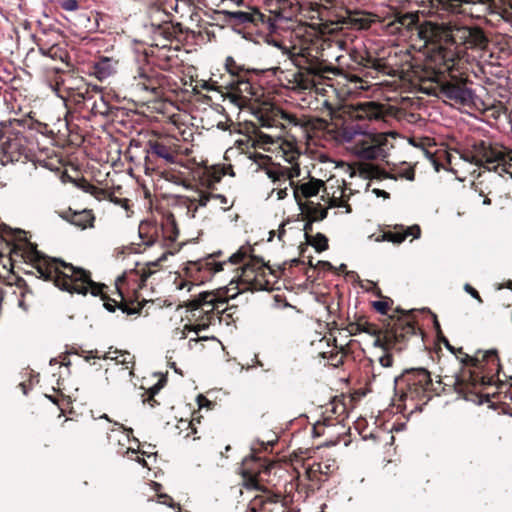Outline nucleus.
Instances as JSON below:
<instances>
[{"mask_svg":"<svg viewBox=\"0 0 512 512\" xmlns=\"http://www.w3.org/2000/svg\"><path fill=\"white\" fill-rule=\"evenodd\" d=\"M178 236V226H131L126 240L127 244L115 249L117 258L120 255L140 253L154 244H159L166 249V252L156 261L147 262L143 265L137 264L135 269L119 276L115 282L116 297L108 296L105 291L108 287L105 284L98 283L103 288L97 296L101 297L104 307L109 312L120 309L126 315L140 314L145 300L140 302L137 298H132L129 295V290H132L135 294L138 289L145 286L147 279L159 271L160 262L166 260L168 254H175L185 245L187 241L177 242Z\"/></svg>","mask_w":512,"mask_h":512,"instance_id":"obj_1","label":"nucleus"},{"mask_svg":"<svg viewBox=\"0 0 512 512\" xmlns=\"http://www.w3.org/2000/svg\"><path fill=\"white\" fill-rule=\"evenodd\" d=\"M251 245L241 246L235 253L224 259L222 251L207 254L205 257L195 261H187L183 268L184 275L195 284H202L224 270L227 264L239 265V280L250 290H272L278 279L282 276L284 269L273 268L264 262L261 257L253 255Z\"/></svg>","mask_w":512,"mask_h":512,"instance_id":"obj_2","label":"nucleus"},{"mask_svg":"<svg viewBox=\"0 0 512 512\" xmlns=\"http://www.w3.org/2000/svg\"><path fill=\"white\" fill-rule=\"evenodd\" d=\"M13 237V241L7 243L10 254L31 263L39 278L52 281L56 287L70 294L86 295L90 292L92 295H98L102 292L103 286L91 279L90 271L60 259L41 255L37 245L28 239L25 230L16 228Z\"/></svg>","mask_w":512,"mask_h":512,"instance_id":"obj_3","label":"nucleus"},{"mask_svg":"<svg viewBox=\"0 0 512 512\" xmlns=\"http://www.w3.org/2000/svg\"><path fill=\"white\" fill-rule=\"evenodd\" d=\"M460 360L462 366L473 367L475 370L464 371L461 376L449 378L453 390L467 401L482 404L489 401V394L484 393L486 386L499 381L501 371L500 358L495 349L478 350L469 355L463 348H455L453 353Z\"/></svg>","mask_w":512,"mask_h":512,"instance_id":"obj_4","label":"nucleus"},{"mask_svg":"<svg viewBox=\"0 0 512 512\" xmlns=\"http://www.w3.org/2000/svg\"><path fill=\"white\" fill-rule=\"evenodd\" d=\"M462 158L487 171L479 173V180L474 183L475 191L484 197L483 204L490 205V195H498L504 184V176L512 179V150L484 140L474 142L463 152Z\"/></svg>","mask_w":512,"mask_h":512,"instance_id":"obj_5","label":"nucleus"},{"mask_svg":"<svg viewBox=\"0 0 512 512\" xmlns=\"http://www.w3.org/2000/svg\"><path fill=\"white\" fill-rule=\"evenodd\" d=\"M446 387L453 390L452 383L443 382L440 378L435 383L431 373L423 367L405 369L395 378V403L397 410L404 413H414L422 410L434 395L445 393Z\"/></svg>","mask_w":512,"mask_h":512,"instance_id":"obj_6","label":"nucleus"},{"mask_svg":"<svg viewBox=\"0 0 512 512\" xmlns=\"http://www.w3.org/2000/svg\"><path fill=\"white\" fill-rule=\"evenodd\" d=\"M394 312L398 315L389 316L382 328L370 323L365 316L359 317L360 333L374 336V345L377 347L402 352L411 338H418L423 332L417 326L415 310L405 311L398 307Z\"/></svg>","mask_w":512,"mask_h":512,"instance_id":"obj_7","label":"nucleus"},{"mask_svg":"<svg viewBox=\"0 0 512 512\" xmlns=\"http://www.w3.org/2000/svg\"><path fill=\"white\" fill-rule=\"evenodd\" d=\"M229 290L224 287L203 291L194 298L184 301L180 306L186 308L187 319L190 321V324L184 326V330L193 331L198 335L200 331L213 325L216 320L221 322V315L226 311L228 300L237 295L235 293L229 296Z\"/></svg>","mask_w":512,"mask_h":512,"instance_id":"obj_8","label":"nucleus"},{"mask_svg":"<svg viewBox=\"0 0 512 512\" xmlns=\"http://www.w3.org/2000/svg\"><path fill=\"white\" fill-rule=\"evenodd\" d=\"M283 56H286L298 69L292 74V83L298 89L310 90L326 78V74L335 73L336 69L319 58L318 51L310 46H292L276 44Z\"/></svg>","mask_w":512,"mask_h":512,"instance_id":"obj_9","label":"nucleus"},{"mask_svg":"<svg viewBox=\"0 0 512 512\" xmlns=\"http://www.w3.org/2000/svg\"><path fill=\"white\" fill-rule=\"evenodd\" d=\"M35 123L31 118L0 122V141L4 155L11 162H26L33 156Z\"/></svg>","mask_w":512,"mask_h":512,"instance_id":"obj_10","label":"nucleus"},{"mask_svg":"<svg viewBox=\"0 0 512 512\" xmlns=\"http://www.w3.org/2000/svg\"><path fill=\"white\" fill-rule=\"evenodd\" d=\"M322 189L325 190L324 181L313 177H309L307 181H297V184L292 188L294 198L301 213L309 220L307 224L323 220L327 216L328 208H344L343 213H349L351 211L350 206L343 200V191L340 197L333 196L329 199L328 207L312 201L311 198L316 197Z\"/></svg>","mask_w":512,"mask_h":512,"instance_id":"obj_11","label":"nucleus"},{"mask_svg":"<svg viewBox=\"0 0 512 512\" xmlns=\"http://www.w3.org/2000/svg\"><path fill=\"white\" fill-rule=\"evenodd\" d=\"M395 132L367 133L362 131L351 132L347 128L343 137L351 142V152L361 160H384L394 148Z\"/></svg>","mask_w":512,"mask_h":512,"instance_id":"obj_12","label":"nucleus"},{"mask_svg":"<svg viewBox=\"0 0 512 512\" xmlns=\"http://www.w3.org/2000/svg\"><path fill=\"white\" fill-rule=\"evenodd\" d=\"M431 81L435 82L436 86L431 90L427 89V93L448 99L461 106H471L474 103V91L468 88L463 81L443 80L438 74H435Z\"/></svg>","mask_w":512,"mask_h":512,"instance_id":"obj_13","label":"nucleus"},{"mask_svg":"<svg viewBox=\"0 0 512 512\" xmlns=\"http://www.w3.org/2000/svg\"><path fill=\"white\" fill-rule=\"evenodd\" d=\"M273 467V462H268L255 455L245 458L241 466V475L245 486L259 489V483L266 480L265 477L270 475Z\"/></svg>","mask_w":512,"mask_h":512,"instance_id":"obj_14","label":"nucleus"},{"mask_svg":"<svg viewBox=\"0 0 512 512\" xmlns=\"http://www.w3.org/2000/svg\"><path fill=\"white\" fill-rule=\"evenodd\" d=\"M78 354L82 356L87 362L90 361V359H110L115 361L113 369H117L119 372H122L124 377L131 380V378L134 376L135 357L128 351L115 350L113 352L108 351L104 355H100L97 350H82L81 353Z\"/></svg>","mask_w":512,"mask_h":512,"instance_id":"obj_15","label":"nucleus"},{"mask_svg":"<svg viewBox=\"0 0 512 512\" xmlns=\"http://www.w3.org/2000/svg\"><path fill=\"white\" fill-rule=\"evenodd\" d=\"M248 512H290L282 502L280 494L255 496L249 503Z\"/></svg>","mask_w":512,"mask_h":512,"instance_id":"obj_16","label":"nucleus"},{"mask_svg":"<svg viewBox=\"0 0 512 512\" xmlns=\"http://www.w3.org/2000/svg\"><path fill=\"white\" fill-rule=\"evenodd\" d=\"M233 96L242 102H248L260 97V88L247 78V72L229 83Z\"/></svg>","mask_w":512,"mask_h":512,"instance_id":"obj_17","label":"nucleus"},{"mask_svg":"<svg viewBox=\"0 0 512 512\" xmlns=\"http://www.w3.org/2000/svg\"><path fill=\"white\" fill-rule=\"evenodd\" d=\"M83 98L85 106L94 115L108 116L110 114V106L104 96L96 86L91 90H86L84 94H79Z\"/></svg>","mask_w":512,"mask_h":512,"instance_id":"obj_18","label":"nucleus"},{"mask_svg":"<svg viewBox=\"0 0 512 512\" xmlns=\"http://www.w3.org/2000/svg\"><path fill=\"white\" fill-rule=\"evenodd\" d=\"M337 469L338 467L334 459H326L309 465L306 469V476L308 480L320 484L326 481Z\"/></svg>","mask_w":512,"mask_h":512,"instance_id":"obj_19","label":"nucleus"},{"mask_svg":"<svg viewBox=\"0 0 512 512\" xmlns=\"http://www.w3.org/2000/svg\"><path fill=\"white\" fill-rule=\"evenodd\" d=\"M394 228H397L398 226H393ZM402 228L401 231H380L378 234H371L369 238H373L376 242L381 241H389L394 244H400L402 243L407 236L412 235L414 238L419 237L420 235V226H399Z\"/></svg>","mask_w":512,"mask_h":512,"instance_id":"obj_20","label":"nucleus"},{"mask_svg":"<svg viewBox=\"0 0 512 512\" xmlns=\"http://www.w3.org/2000/svg\"><path fill=\"white\" fill-rule=\"evenodd\" d=\"M136 85L142 90L156 94L159 88L158 73L149 65L141 66L134 76Z\"/></svg>","mask_w":512,"mask_h":512,"instance_id":"obj_21","label":"nucleus"},{"mask_svg":"<svg viewBox=\"0 0 512 512\" xmlns=\"http://www.w3.org/2000/svg\"><path fill=\"white\" fill-rule=\"evenodd\" d=\"M350 116L359 121L380 120L383 117V109L375 102L359 103L351 108Z\"/></svg>","mask_w":512,"mask_h":512,"instance_id":"obj_22","label":"nucleus"},{"mask_svg":"<svg viewBox=\"0 0 512 512\" xmlns=\"http://www.w3.org/2000/svg\"><path fill=\"white\" fill-rule=\"evenodd\" d=\"M388 170L382 171L380 177L383 179H391L397 181L399 179L414 181L415 169L410 163L403 161L400 163L388 164Z\"/></svg>","mask_w":512,"mask_h":512,"instance_id":"obj_23","label":"nucleus"},{"mask_svg":"<svg viewBox=\"0 0 512 512\" xmlns=\"http://www.w3.org/2000/svg\"><path fill=\"white\" fill-rule=\"evenodd\" d=\"M325 419L330 423L339 424L341 423L347 415V406L344 401V396H335L326 406H325Z\"/></svg>","mask_w":512,"mask_h":512,"instance_id":"obj_24","label":"nucleus"},{"mask_svg":"<svg viewBox=\"0 0 512 512\" xmlns=\"http://www.w3.org/2000/svg\"><path fill=\"white\" fill-rule=\"evenodd\" d=\"M299 231L304 232L307 242L313 246L317 252H323L328 249L327 237L322 233L313 234V226H303Z\"/></svg>","mask_w":512,"mask_h":512,"instance_id":"obj_25","label":"nucleus"},{"mask_svg":"<svg viewBox=\"0 0 512 512\" xmlns=\"http://www.w3.org/2000/svg\"><path fill=\"white\" fill-rule=\"evenodd\" d=\"M224 19L230 25L250 24L256 21L259 15L256 13L246 11H223Z\"/></svg>","mask_w":512,"mask_h":512,"instance_id":"obj_26","label":"nucleus"},{"mask_svg":"<svg viewBox=\"0 0 512 512\" xmlns=\"http://www.w3.org/2000/svg\"><path fill=\"white\" fill-rule=\"evenodd\" d=\"M150 152L164 160L168 163H175V155L171 151L170 147L166 146L162 142L158 141H150L149 142Z\"/></svg>","mask_w":512,"mask_h":512,"instance_id":"obj_27","label":"nucleus"},{"mask_svg":"<svg viewBox=\"0 0 512 512\" xmlns=\"http://www.w3.org/2000/svg\"><path fill=\"white\" fill-rule=\"evenodd\" d=\"M114 71L115 63L109 58H101L94 65V74L99 80L108 78Z\"/></svg>","mask_w":512,"mask_h":512,"instance_id":"obj_28","label":"nucleus"},{"mask_svg":"<svg viewBox=\"0 0 512 512\" xmlns=\"http://www.w3.org/2000/svg\"><path fill=\"white\" fill-rule=\"evenodd\" d=\"M61 217L68 221L70 224H92L94 217L91 211L83 210L79 213H72L71 210L65 212Z\"/></svg>","mask_w":512,"mask_h":512,"instance_id":"obj_29","label":"nucleus"},{"mask_svg":"<svg viewBox=\"0 0 512 512\" xmlns=\"http://www.w3.org/2000/svg\"><path fill=\"white\" fill-rule=\"evenodd\" d=\"M151 25L155 27V32L165 39H171L176 33L175 27L167 19L162 20L160 23L152 21Z\"/></svg>","mask_w":512,"mask_h":512,"instance_id":"obj_30","label":"nucleus"},{"mask_svg":"<svg viewBox=\"0 0 512 512\" xmlns=\"http://www.w3.org/2000/svg\"><path fill=\"white\" fill-rule=\"evenodd\" d=\"M17 287L20 290V298L18 300V305L24 311H28L30 308V303L27 301V298L29 296L31 297L33 293L23 279L18 280Z\"/></svg>","mask_w":512,"mask_h":512,"instance_id":"obj_31","label":"nucleus"},{"mask_svg":"<svg viewBox=\"0 0 512 512\" xmlns=\"http://www.w3.org/2000/svg\"><path fill=\"white\" fill-rule=\"evenodd\" d=\"M418 35L425 44L432 43L436 37V28L431 24L422 25L418 29Z\"/></svg>","mask_w":512,"mask_h":512,"instance_id":"obj_32","label":"nucleus"},{"mask_svg":"<svg viewBox=\"0 0 512 512\" xmlns=\"http://www.w3.org/2000/svg\"><path fill=\"white\" fill-rule=\"evenodd\" d=\"M225 67L233 79H237L238 77L244 75L245 72L248 73V70H245L241 65L237 64L232 57L226 58Z\"/></svg>","mask_w":512,"mask_h":512,"instance_id":"obj_33","label":"nucleus"},{"mask_svg":"<svg viewBox=\"0 0 512 512\" xmlns=\"http://www.w3.org/2000/svg\"><path fill=\"white\" fill-rule=\"evenodd\" d=\"M83 190L86 192V193H89L91 194L92 196H94L97 200H102V199H105L107 198L109 195L107 194V192L102 189V188H99L93 184H90V183H85L83 186H82Z\"/></svg>","mask_w":512,"mask_h":512,"instance_id":"obj_34","label":"nucleus"},{"mask_svg":"<svg viewBox=\"0 0 512 512\" xmlns=\"http://www.w3.org/2000/svg\"><path fill=\"white\" fill-rule=\"evenodd\" d=\"M342 23L351 28H355V29H363V28L367 27V22L365 19L358 18V17L351 16V15L343 18Z\"/></svg>","mask_w":512,"mask_h":512,"instance_id":"obj_35","label":"nucleus"},{"mask_svg":"<svg viewBox=\"0 0 512 512\" xmlns=\"http://www.w3.org/2000/svg\"><path fill=\"white\" fill-rule=\"evenodd\" d=\"M285 172V180H289V186L293 188L295 184H297V181H294V178L299 177L301 170L298 165L292 166V167H283Z\"/></svg>","mask_w":512,"mask_h":512,"instance_id":"obj_36","label":"nucleus"},{"mask_svg":"<svg viewBox=\"0 0 512 512\" xmlns=\"http://www.w3.org/2000/svg\"><path fill=\"white\" fill-rule=\"evenodd\" d=\"M468 36L471 38V43L476 46H483L487 42V38L481 30H469Z\"/></svg>","mask_w":512,"mask_h":512,"instance_id":"obj_37","label":"nucleus"},{"mask_svg":"<svg viewBox=\"0 0 512 512\" xmlns=\"http://www.w3.org/2000/svg\"><path fill=\"white\" fill-rule=\"evenodd\" d=\"M392 304L393 300L389 297H385L382 301H374L372 305L377 312L386 315Z\"/></svg>","mask_w":512,"mask_h":512,"instance_id":"obj_38","label":"nucleus"},{"mask_svg":"<svg viewBox=\"0 0 512 512\" xmlns=\"http://www.w3.org/2000/svg\"><path fill=\"white\" fill-rule=\"evenodd\" d=\"M333 425H335V423H330L325 418L323 419V421H318L313 426V434H314V436L319 437V436L324 435L325 434V429L330 427V426H333Z\"/></svg>","mask_w":512,"mask_h":512,"instance_id":"obj_39","label":"nucleus"},{"mask_svg":"<svg viewBox=\"0 0 512 512\" xmlns=\"http://www.w3.org/2000/svg\"><path fill=\"white\" fill-rule=\"evenodd\" d=\"M285 172L286 171L283 169V167H274L267 169V175L273 182L280 181L282 178L284 179Z\"/></svg>","mask_w":512,"mask_h":512,"instance_id":"obj_40","label":"nucleus"},{"mask_svg":"<svg viewBox=\"0 0 512 512\" xmlns=\"http://www.w3.org/2000/svg\"><path fill=\"white\" fill-rule=\"evenodd\" d=\"M158 499L161 504L167 505L170 508L177 510V512H181V506L179 503H175L173 498L167 494H158Z\"/></svg>","mask_w":512,"mask_h":512,"instance_id":"obj_41","label":"nucleus"},{"mask_svg":"<svg viewBox=\"0 0 512 512\" xmlns=\"http://www.w3.org/2000/svg\"><path fill=\"white\" fill-rule=\"evenodd\" d=\"M392 349H383L384 354L379 357V363L384 368H389L393 365V356L390 353ZM396 351L395 349H393Z\"/></svg>","mask_w":512,"mask_h":512,"instance_id":"obj_42","label":"nucleus"},{"mask_svg":"<svg viewBox=\"0 0 512 512\" xmlns=\"http://www.w3.org/2000/svg\"><path fill=\"white\" fill-rule=\"evenodd\" d=\"M310 267H314L315 269L322 271H335L336 268L328 261L320 260L315 265H313L312 261H309Z\"/></svg>","mask_w":512,"mask_h":512,"instance_id":"obj_43","label":"nucleus"},{"mask_svg":"<svg viewBox=\"0 0 512 512\" xmlns=\"http://www.w3.org/2000/svg\"><path fill=\"white\" fill-rule=\"evenodd\" d=\"M178 429L181 431L185 428L186 430H189V432L186 433L185 437H189L191 434H196V428L194 427V424L192 421H187L181 419L179 422V425L177 426Z\"/></svg>","mask_w":512,"mask_h":512,"instance_id":"obj_44","label":"nucleus"},{"mask_svg":"<svg viewBox=\"0 0 512 512\" xmlns=\"http://www.w3.org/2000/svg\"><path fill=\"white\" fill-rule=\"evenodd\" d=\"M39 51L43 56H47L52 59H56L58 57L59 48L57 46H51L48 48L40 46Z\"/></svg>","mask_w":512,"mask_h":512,"instance_id":"obj_45","label":"nucleus"},{"mask_svg":"<svg viewBox=\"0 0 512 512\" xmlns=\"http://www.w3.org/2000/svg\"><path fill=\"white\" fill-rule=\"evenodd\" d=\"M60 7L65 11H76L79 9V3L77 0H62Z\"/></svg>","mask_w":512,"mask_h":512,"instance_id":"obj_46","label":"nucleus"},{"mask_svg":"<svg viewBox=\"0 0 512 512\" xmlns=\"http://www.w3.org/2000/svg\"><path fill=\"white\" fill-rule=\"evenodd\" d=\"M280 118L284 121H286L288 124H291L293 126H299L300 122L297 119V117L293 114L281 111Z\"/></svg>","mask_w":512,"mask_h":512,"instance_id":"obj_47","label":"nucleus"},{"mask_svg":"<svg viewBox=\"0 0 512 512\" xmlns=\"http://www.w3.org/2000/svg\"><path fill=\"white\" fill-rule=\"evenodd\" d=\"M165 384H166V379L161 378L158 380V382L156 384H154L152 387L147 389L145 391V393L151 394V395H157L159 393V391L164 387Z\"/></svg>","mask_w":512,"mask_h":512,"instance_id":"obj_48","label":"nucleus"},{"mask_svg":"<svg viewBox=\"0 0 512 512\" xmlns=\"http://www.w3.org/2000/svg\"><path fill=\"white\" fill-rule=\"evenodd\" d=\"M156 395L146 394L145 392L142 394V403L148 404L151 408L158 406L160 403L155 398Z\"/></svg>","mask_w":512,"mask_h":512,"instance_id":"obj_49","label":"nucleus"},{"mask_svg":"<svg viewBox=\"0 0 512 512\" xmlns=\"http://www.w3.org/2000/svg\"><path fill=\"white\" fill-rule=\"evenodd\" d=\"M347 332L350 335H357L360 333V323L358 319L355 322H350L346 327Z\"/></svg>","mask_w":512,"mask_h":512,"instance_id":"obj_50","label":"nucleus"},{"mask_svg":"<svg viewBox=\"0 0 512 512\" xmlns=\"http://www.w3.org/2000/svg\"><path fill=\"white\" fill-rule=\"evenodd\" d=\"M464 289L473 298L477 299L479 302H482V299H481V296H480L479 292L475 288H473L470 284H465Z\"/></svg>","mask_w":512,"mask_h":512,"instance_id":"obj_51","label":"nucleus"},{"mask_svg":"<svg viewBox=\"0 0 512 512\" xmlns=\"http://www.w3.org/2000/svg\"><path fill=\"white\" fill-rule=\"evenodd\" d=\"M439 342L443 343L445 345V347L451 351L452 353H455V347H453L449 340L444 336V334L442 336H440V338H437Z\"/></svg>","mask_w":512,"mask_h":512,"instance_id":"obj_52","label":"nucleus"},{"mask_svg":"<svg viewBox=\"0 0 512 512\" xmlns=\"http://www.w3.org/2000/svg\"><path fill=\"white\" fill-rule=\"evenodd\" d=\"M434 328L436 330L437 338H440V336L443 335V332L441 330V326H440V324H439V322L437 320L436 315H434Z\"/></svg>","mask_w":512,"mask_h":512,"instance_id":"obj_53","label":"nucleus"},{"mask_svg":"<svg viewBox=\"0 0 512 512\" xmlns=\"http://www.w3.org/2000/svg\"><path fill=\"white\" fill-rule=\"evenodd\" d=\"M284 228H285V226H279V228H278V235H277L279 241H281L283 244H285L284 236H285V233H286Z\"/></svg>","mask_w":512,"mask_h":512,"instance_id":"obj_54","label":"nucleus"},{"mask_svg":"<svg viewBox=\"0 0 512 512\" xmlns=\"http://www.w3.org/2000/svg\"><path fill=\"white\" fill-rule=\"evenodd\" d=\"M287 196V187L277 189L278 199H284Z\"/></svg>","mask_w":512,"mask_h":512,"instance_id":"obj_55","label":"nucleus"},{"mask_svg":"<svg viewBox=\"0 0 512 512\" xmlns=\"http://www.w3.org/2000/svg\"><path fill=\"white\" fill-rule=\"evenodd\" d=\"M373 192H375L377 194V196H383L384 198L389 197V194L384 190L374 189Z\"/></svg>","mask_w":512,"mask_h":512,"instance_id":"obj_56","label":"nucleus"},{"mask_svg":"<svg viewBox=\"0 0 512 512\" xmlns=\"http://www.w3.org/2000/svg\"><path fill=\"white\" fill-rule=\"evenodd\" d=\"M204 402H205V403H209L208 399H207L205 396L200 395V396L198 397V403H199V406H200V407H202V406L204 405Z\"/></svg>","mask_w":512,"mask_h":512,"instance_id":"obj_57","label":"nucleus"},{"mask_svg":"<svg viewBox=\"0 0 512 512\" xmlns=\"http://www.w3.org/2000/svg\"><path fill=\"white\" fill-rule=\"evenodd\" d=\"M463 1H464V2H467V3H470V2H471V3H477V2H479V3H485V2H487L488 0H463Z\"/></svg>","mask_w":512,"mask_h":512,"instance_id":"obj_58","label":"nucleus"},{"mask_svg":"<svg viewBox=\"0 0 512 512\" xmlns=\"http://www.w3.org/2000/svg\"><path fill=\"white\" fill-rule=\"evenodd\" d=\"M300 263H302V262H301L299 259H293V260H291V264H290V266H291V267H292V266H297V265H299Z\"/></svg>","mask_w":512,"mask_h":512,"instance_id":"obj_59","label":"nucleus"},{"mask_svg":"<svg viewBox=\"0 0 512 512\" xmlns=\"http://www.w3.org/2000/svg\"><path fill=\"white\" fill-rule=\"evenodd\" d=\"M375 295H376L377 297H379V298H383V299L385 298V297L382 295L381 290H380L378 287H376Z\"/></svg>","mask_w":512,"mask_h":512,"instance_id":"obj_60","label":"nucleus"},{"mask_svg":"<svg viewBox=\"0 0 512 512\" xmlns=\"http://www.w3.org/2000/svg\"><path fill=\"white\" fill-rule=\"evenodd\" d=\"M155 14L160 15V16H164V17H166V18H168V17H169L165 12L160 11V10L155 11Z\"/></svg>","mask_w":512,"mask_h":512,"instance_id":"obj_61","label":"nucleus"},{"mask_svg":"<svg viewBox=\"0 0 512 512\" xmlns=\"http://www.w3.org/2000/svg\"><path fill=\"white\" fill-rule=\"evenodd\" d=\"M269 233V238H268V241H272L274 235H275V231L274 230H271L268 232Z\"/></svg>","mask_w":512,"mask_h":512,"instance_id":"obj_62","label":"nucleus"},{"mask_svg":"<svg viewBox=\"0 0 512 512\" xmlns=\"http://www.w3.org/2000/svg\"><path fill=\"white\" fill-rule=\"evenodd\" d=\"M346 268H347V266L345 264H341L337 270L340 272H344L346 270Z\"/></svg>","mask_w":512,"mask_h":512,"instance_id":"obj_63","label":"nucleus"},{"mask_svg":"<svg viewBox=\"0 0 512 512\" xmlns=\"http://www.w3.org/2000/svg\"><path fill=\"white\" fill-rule=\"evenodd\" d=\"M278 16L281 18H289V16L285 15L284 12H279Z\"/></svg>","mask_w":512,"mask_h":512,"instance_id":"obj_64","label":"nucleus"}]
</instances>
